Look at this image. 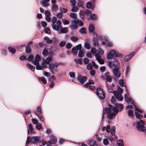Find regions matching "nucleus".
<instances>
[{"instance_id": "1", "label": "nucleus", "mask_w": 146, "mask_h": 146, "mask_svg": "<svg viewBox=\"0 0 146 146\" xmlns=\"http://www.w3.org/2000/svg\"><path fill=\"white\" fill-rule=\"evenodd\" d=\"M109 107L106 108L103 111L102 119L104 118V113H107L108 118L110 119H113L119 111H121L123 109V106L122 104H116L114 107L110 104L109 105Z\"/></svg>"}, {"instance_id": "2", "label": "nucleus", "mask_w": 146, "mask_h": 146, "mask_svg": "<svg viewBox=\"0 0 146 146\" xmlns=\"http://www.w3.org/2000/svg\"><path fill=\"white\" fill-rule=\"evenodd\" d=\"M145 124V122L143 120H141L139 122L133 123V125L134 126H137V129L139 131H141L145 132L146 128L144 126Z\"/></svg>"}, {"instance_id": "3", "label": "nucleus", "mask_w": 146, "mask_h": 146, "mask_svg": "<svg viewBox=\"0 0 146 146\" xmlns=\"http://www.w3.org/2000/svg\"><path fill=\"white\" fill-rule=\"evenodd\" d=\"M113 56L122 57L123 55L113 50H110V52L108 54L107 57L109 59H111Z\"/></svg>"}, {"instance_id": "4", "label": "nucleus", "mask_w": 146, "mask_h": 146, "mask_svg": "<svg viewBox=\"0 0 146 146\" xmlns=\"http://www.w3.org/2000/svg\"><path fill=\"white\" fill-rule=\"evenodd\" d=\"M96 94L100 99H103L105 98L104 93L102 90L100 88H98L97 89Z\"/></svg>"}, {"instance_id": "5", "label": "nucleus", "mask_w": 146, "mask_h": 146, "mask_svg": "<svg viewBox=\"0 0 146 146\" xmlns=\"http://www.w3.org/2000/svg\"><path fill=\"white\" fill-rule=\"evenodd\" d=\"M57 141V139L55 137L52 135L50 136V141L47 142V146H51V144H56Z\"/></svg>"}, {"instance_id": "6", "label": "nucleus", "mask_w": 146, "mask_h": 146, "mask_svg": "<svg viewBox=\"0 0 146 146\" xmlns=\"http://www.w3.org/2000/svg\"><path fill=\"white\" fill-rule=\"evenodd\" d=\"M56 25L55 23L52 24V26L53 29L56 31H58L60 28H61V26L60 27L61 24V22L60 20H58L56 22Z\"/></svg>"}, {"instance_id": "7", "label": "nucleus", "mask_w": 146, "mask_h": 146, "mask_svg": "<svg viewBox=\"0 0 146 146\" xmlns=\"http://www.w3.org/2000/svg\"><path fill=\"white\" fill-rule=\"evenodd\" d=\"M85 13L86 15H90V18L92 19H96V15L94 14H92L91 11L88 9H87L85 11Z\"/></svg>"}, {"instance_id": "8", "label": "nucleus", "mask_w": 146, "mask_h": 146, "mask_svg": "<svg viewBox=\"0 0 146 146\" xmlns=\"http://www.w3.org/2000/svg\"><path fill=\"white\" fill-rule=\"evenodd\" d=\"M87 79V77L86 76H83L81 75H79L78 78V80L82 84H84L86 81Z\"/></svg>"}, {"instance_id": "9", "label": "nucleus", "mask_w": 146, "mask_h": 146, "mask_svg": "<svg viewBox=\"0 0 146 146\" xmlns=\"http://www.w3.org/2000/svg\"><path fill=\"white\" fill-rule=\"evenodd\" d=\"M30 139L31 142L33 143L41 142V141L39 140V137H31Z\"/></svg>"}, {"instance_id": "10", "label": "nucleus", "mask_w": 146, "mask_h": 146, "mask_svg": "<svg viewBox=\"0 0 146 146\" xmlns=\"http://www.w3.org/2000/svg\"><path fill=\"white\" fill-rule=\"evenodd\" d=\"M113 94L118 100L122 101L123 100V98L121 94H119L117 91H115L113 92Z\"/></svg>"}, {"instance_id": "11", "label": "nucleus", "mask_w": 146, "mask_h": 146, "mask_svg": "<svg viewBox=\"0 0 146 146\" xmlns=\"http://www.w3.org/2000/svg\"><path fill=\"white\" fill-rule=\"evenodd\" d=\"M125 101L128 103L133 104V100L131 99L130 97H129L128 94H126L125 95L124 97Z\"/></svg>"}, {"instance_id": "12", "label": "nucleus", "mask_w": 146, "mask_h": 146, "mask_svg": "<svg viewBox=\"0 0 146 146\" xmlns=\"http://www.w3.org/2000/svg\"><path fill=\"white\" fill-rule=\"evenodd\" d=\"M113 72L114 76L117 77H119L120 76V74L117 68H115L113 70Z\"/></svg>"}, {"instance_id": "13", "label": "nucleus", "mask_w": 146, "mask_h": 146, "mask_svg": "<svg viewBox=\"0 0 146 146\" xmlns=\"http://www.w3.org/2000/svg\"><path fill=\"white\" fill-rule=\"evenodd\" d=\"M88 143L90 146H98V144L95 140H90Z\"/></svg>"}, {"instance_id": "14", "label": "nucleus", "mask_w": 146, "mask_h": 146, "mask_svg": "<svg viewBox=\"0 0 146 146\" xmlns=\"http://www.w3.org/2000/svg\"><path fill=\"white\" fill-rule=\"evenodd\" d=\"M95 57L96 60L100 64H103L104 63L103 60L101 58V57L100 55H98V54H95Z\"/></svg>"}, {"instance_id": "15", "label": "nucleus", "mask_w": 146, "mask_h": 146, "mask_svg": "<svg viewBox=\"0 0 146 146\" xmlns=\"http://www.w3.org/2000/svg\"><path fill=\"white\" fill-rule=\"evenodd\" d=\"M49 1V0H42L41 3L43 6L46 7L49 5L48 2Z\"/></svg>"}, {"instance_id": "16", "label": "nucleus", "mask_w": 146, "mask_h": 146, "mask_svg": "<svg viewBox=\"0 0 146 146\" xmlns=\"http://www.w3.org/2000/svg\"><path fill=\"white\" fill-rule=\"evenodd\" d=\"M78 27L76 22L74 21V20L72 21V25L70 26V28L72 29H76Z\"/></svg>"}, {"instance_id": "17", "label": "nucleus", "mask_w": 146, "mask_h": 146, "mask_svg": "<svg viewBox=\"0 0 146 146\" xmlns=\"http://www.w3.org/2000/svg\"><path fill=\"white\" fill-rule=\"evenodd\" d=\"M53 61V58L51 56L48 57L45 59V63L48 64H50V62H52Z\"/></svg>"}, {"instance_id": "18", "label": "nucleus", "mask_w": 146, "mask_h": 146, "mask_svg": "<svg viewBox=\"0 0 146 146\" xmlns=\"http://www.w3.org/2000/svg\"><path fill=\"white\" fill-rule=\"evenodd\" d=\"M60 29H61V30L58 31L59 33H65L68 32V29L67 27H65L63 28H60Z\"/></svg>"}, {"instance_id": "19", "label": "nucleus", "mask_w": 146, "mask_h": 146, "mask_svg": "<svg viewBox=\"0 0 146 146\" xmlns=\"http://www.w3.org/2000/svg\"><path fill=\"white\" fill-rule=\"evenodd\" d=\"M95 28L94 25L93 24H90L89 27V32L91 33H93V34L95 33L94 32V30Z\"/></svg>"}, {"instance_id": "20", "label": "nucleus", "mask_w": 146, "mask_h": 146, "mask_svg": "<svg viewBox=\"0 0 146 146\" xmlns=\"http://www.w3.org/2000/svg\"><path fill=\"white\" fill-rule=\"evenodd\" d=\"M44 39L46 40V42L48 44H51L53 43V41L51 40H50L49 38L47 36H45L44 38ZM54 42H55L56 41V40H55L54 41Z\"/></svg>"}, {"instance_id": "21", "label": "nucleus", "mask_w": 146, "mask_h": 146, "mask_svg": "<svg viewBox=\"0 0 146 146\" xmlns=\"http://www.w3.org/2000/svg\"><path fill=\"white\" fill-rule=\"evenodd\" d=\"M93 45L95 47H98L99 44L98 40L96 38H94L93 40Z\"/></svg>"}, {"instance_id": "22", "label": "nucleus", "mask_w": 146, "mask_h": 146, "mask_svg": "<svg viewBox=\"0 0 146 146\" xmlns=\"http://www.w3.org/2000/svg\"><path fill=\"white\" fill-rule=\"evenodd\" d=\"M110 125H108L106 127H103L102 128V130L104 131L106 130V132L108 133H109L110 132Z\"/></svg>"}, {"instance_id": "23", "label": "nucleus", "mask_w": 146, "mask_h": 146, "mask_svg": "<svg viewBox=\"0 0 146 146\" xmlns=\"http://www.w3.org/2000/svg\"><path fill=\"white\" fill-rule=\"evenodd\" d=\"M71 52L74 55H77L78 53V50L75 47H74L72 48V49Z\"/></svg>"}, {"instance_id": "24", "label": "nucleus", "mask_w": 146, "mask_h": 146, "mask_svg": "<svg viewBox=\"0 0 146 146\" xmlns=\"http://www.w3.org/2000/svg\"><path fill=\"white\" fill-rule=\"evenodd\" d=\"M135 115L136 116L137 118L139 119H141L143 117V115L140 114L137 112H135Z\"/></svg>"}, {"instance_id": "25", "label": "nucleus", "mask_w": 146, "mask_h": 146, "mask_svg": "<svg viewBox=\"0 0 146 146\" xmlns=\"http://www.w3.org/2000/svg\"><path fill=\"white\" fill-rule=\"evenodd\" d=\"M49 69L51 72L53 73L54 72V69L55 67L53 63H51L49 64Z\"/></svg>"}, {"instance_id": "26", "label": "nucleus", "mask_w": 146, "mask_h": 146, "mask_svg": "<svg viewBox=\"0 0 146 146\" xmlns=\"http://www.w3.org/2000/svg\"><path fill=\"white\" fill-rule=\"evenodd\" d=\"M36 115L40 119L42 122L44 121V119L42 113H35Z\"/></svg>"}, {"instance_id": "27", "label": "nucleus", "mask_w": 146, "mask_h": 146, "mask_svg": "<svg viewBox=\"0 0 146 146\" xmlns=\"http://www.w3.org/2000/svg\"><path fill=\"white\" fill-rule=\"evenodd\" d=\"M115 62H115L114 63H113L112 62H110L109 63V65L110 66L113 67V66H117L119 65V62L115 60Z\"/></svg>"}, {"instance_id": "28", "label": "nucleus", "mask_w": 146, "mask_h": 146, "mask_svg": "<svg viewBox=\"0 0 146 146\" xmlns=\"http://www.w3.org/2000/svg\"><path fill=\"white\" fill-rule=\"evenodd\" d=\"M74 61L77 64H81L82 62V59L81 58L78 59H75Z\"/></svg>"}, {"instance_id": "29", "label": "nucleus", "mask_w": 146, "mask_h": 146, "mask_svg": "<svg viewBox=\"0 0 146 146\" xmlns=\"http://www.w3.org/2000/svg\"><path fill=\"white\" fill-rule=\"evenodd\" d=\"M84 47L86 48L87 49H90L91 48L90 43L88 42H85L84 44Z\"/></svg>"}, {"instance_id": "30", "label": "nucleus", "mask_w": 146, "mask_h": 146, "mask_svg": "<svg viewBox=\"0 0 146 146\" xmlns=\"http://www.w3.org/2000/svg\"><path fill=\"white\" fill-rule=\"evenodd\" d=\"M58 9V7L55 4H53L52 5V11H57Z\"/></svg>"}, {"instance_id": "31", "label": "nucleus", "mask_w": 146, "mask_h": 146, "mask_svg": "<svg viewBox=\"0 0 146 146\" xmlns=\"http://www.w3.org/2000/svg\"><path fill=\"white\" fill-rule=\"evenodd\" d=\"M38 80L40 82H42L44 84H45L46 83V81L44 77H38Z\"/></svg>"}, {"instance_id": "32", "label": "nucleus", "mask_w": 146, "mask_h": 146, "mask_svg": "<svg viewBox=\"0 0 146 146\" xmlns=\"http://www.w3.org/2000/svg\"><path fill=\"white\" fill-rule=\"evenodd\" d=\"M103 50L101 48H99L98 49L97 53L96 54H98V55H102L104 54Z\"/></svg>"}, {"instance_id": "33", "label": "nucleus", "mask_w": 146, "mask_h": 146, "mask_svg": "<svg viewBox=\"0 0 146 146\" xmlns=\"http://www.w3.org/2000/svg\"><path fill=\"white\" fill-rule=\"evenodd\" d=\"M27 66L32 71H34L35 70V67L29 64H27Z\"/></svg>"}, {"instance_id": "34", "label": "nucleus", "mask_w": 146, "mask_h": 146, "mask_svg": "<svg viewBox=\"0 0 146 146\" xmlns=\"http://www.w3.org/2000/svg\"><path fill=\"white\" fill-rule=\"evenodd\" d=\"M127 113L129 117H133V111L132 110H129L128 111Z\"/></svg>"}, {"instance_id": "35", "label": "nucleus", "mask_w": 146, "mask_h": 146, "mask_svg": "<svg viewBox=\"0 0 146 146\" xmlns=\"http://www.w3.org/2000/svg\"><path fill=\"white\" fill-rule=\"evenodd\" d=\"M70 16L73 19H76L77 17V15L74 13H71L70 14Z\"/></svg>"}, {"instance_id": "36", "label": "nucleus", "mask_w": 146, "mask_h": 146, "mask_svg": "<svg viewBox=\"0 0 146 146\" xmlns=\"http://www.w3.org/2000/svg\"><path fill=\"white\" fill-rule=\"evenodd\" d=\"M115 126L112 127L111 128V134L112 135H114L115 132Z\"/></svg>"}, {"instance_id": "37", "label": "nucleus", "mask_w": 146, "mask_h": 146, "mask_svg": "<svg viewBox=\"0 0 146 146\" xmlns=\"http://www.w3.org/2000/svg\"><path fill=\"white\" fill-rule=\"evenodd\" d=\"M42 67L43 68H46L47 67V66L46 64H47L45 62V59L44 58H43L42 59Z\"/></svg>"}, {"instance_id": "38", "label": "nucleus", "mask_w": 146, "mask_h": 146, "mask_svg": "<svg viewBox=\"0 0 146 146\" xmlns=\"http://www.w3.org/2000/svg\"><path fill=\"white\" fill-rule=\"evenodd\" d=\"M117 143L119 146H123V141L121 139L118 140L117 142Z\"/></svg>"}, {"instance_id": "39", "label": "nucleus", "mask_w": 146, "mask_h": 146, "mask_svg": "<svg viewBox=\"0 0 146 146\" xmlns=\"http://www.w3.org/2000/svg\"><path fill=\"white\" fill-rule=\"evenodd\" d=\"M74 21L75 22H76L77 24H78V25L80 26H82L83 25V23L82 22V21L80 20H74Z\"/></svg>"}, {"instance_id": "40", "label": "nucleus", "mask_w": 146, "mask_h": 146, "mask_svg": "<svg viewBox=\"0 0 146 146\" xmlns=\"http://www.w3.org/2000/svg\"><path fill=\"white\" fill-rule=\"evenodd\" d=\"M28 127L29 128V130H30V132L32 133H34V132L33 131V127L32 125L30 123Z\"/></svg>"}, {"instance_id": "41", "label": "nucleus", "mask_w": 146, "mask_h": 146, "mask_svg": "<svg viewBox=\"0 0 146 146\" xmlns=\"http://www.w3.org/2000/svg\"><path fill=\"white\" fill-rule=\"evenodd\" d=\"M72 9L71 10V11L72 12H76L78 10V9L77 7L75 6H72Z\"/></svg>"}, {"instance_id": "42", "label": "nucleus", "mask_w": 146, "mask_h": 146, "mask_svg": "<svg viewBox=\"0 0 146 146\" xmlns=\"http://www.w3.org/2000/svg\"><path fill=\"white\" fill-rule=\"evenodd\" d=\"M78 56L79 57H82L84 56V52L82 50H81L79 51Z\"/></svg>"}, {"instance_id": "43", "label": "nucleus", "mask_w": 146, "mask_h": 146, "mask_svg": "<svg viewBox=\"0 0 146 146\" xmlns=\"http://www.w3.org/2000/svg\"><path fill=\"white\" fill-rule=\"evenodd\" d=\"M8 49L9 51L12 54H14L15 52V50L11 47H9Z\"/></svg>"}, {"instance_id": "44", "label": "nucleus", "mask_w": 146, "mask_h": 146, "mask_svg": "<svg viewBox=\"0 0 146 146\" xmlns=\"http://www.w3.org/2000/svg\"><path fill=\"white\" fill-rule=\"evenodd\" d=\"M130 56V55H129L125 56L124 58V61L125 62H127L131 57V56Z\"/></svg>"}, {"instance_id": "45", "label": "nucleus", "mask_w": 146, "mask_h": 146, "mask_svg": "<svg viewBox=\"0 0 146 146\" xmlns=\"http://www.w3.org/2000/svg\"><path fill=\"white\" fill-rule=\"evenodd\" d=\"M86 7L88 9H92V3L91 2H88L86 3Z\"/></svg>"}, {"instance_id": "46", "label": "nucleus", "mask_w": 146, "mask_h": 146, "mask_svg": "<svg viewBox=\"0 0 146 146\" xmlns=\"http://www.w3.org/2000/svg\"><path fill=\"white\" fill-rule=\"evenodd\" d=\"M59 10L61 12L64 13H66L68 11L67 9L62 7L60 8Z\"/></svg>"}, {"instance_id": "47", "label": "nucleus", "mask_w": 146, "mask_h": 146, "mask_svg": "<svg viewBox=\"0 0 146 146\" xmlns=\"http://www.w3.org/2000/svg\"><path fill=\"white\" fill-rule=\"evenodd\" d=\"M117 91L118 93L119 94H121L123 93V89L122 88H120L119 86H118L117 87Z\"/></svg>"}, {"instance_id": "48", "label": "nucleus", "mask_w": 146, "mask_h": 146, "mask_svg": "<svg viewBox=\"0 0 146 146\" xmlns=\"http://www.w3.org/2000/svg\"><path fill=\"white\" fill-rule=\"evenodd\" d=\"M36 127L38 130H40L42 128V125L39 123H37L36 124Z\"/></svg>"}, {"instance_id": "49", "label": "nucleus", "mask_w": 146, "mask_h": 146, "mask_svg": "<svg viewBox=\"0 0 146 146\" xmlns=\"http://www.w3.org/2000/svg\"><path fill=\"white\" fill-rule=\"evenodd\" d=\"M44 31L45 33L50 34V31L49 28L47 27L44 29Z\"/></svg>"}, {"instance_id": "50", "label": "nucleus", "mask_w": 146, "mask_h": 146, "mask_svg": "<svg viewBox=\"0 0 146 146\" xmlns=\"http://www.w3.org/2000/svg\"><path fill=\"white\" fill-rule=\"evenodd\" d=\"M31 49L29 46H26V52L27 53H30L31 52Z\"/></svg>"}, {"instance_id": "51", "label": "nucleus", "mask_w": 146, "mask_h": 146, "mask_svg": "<svg viewBox=\"0 0 146 146\" xmlns=\"http://www.w3.org/2000/svg\"><path fill=\"white\" fill-rule=\"evenodd\" d=\"M48 51L47 49H44L43 51L42 52V54L44 56H46L48 54Z\"/></svg>"}, {"instance_id": "52", "label": "nucleus", "mask_w": 146, "mask_h": 146, "mask_svg": "<svg viewBox=\"0 0 146 146\" xmlns=\"http://www.w3.org/2000/svg\"><path fill=\"white\" fill-rule=\"evenodd\" d=\"M80 32L81 33L86 34V29L84 27H82L80 30Z\"/></svg>"}, {"instance_id": "53", "label": "nucleus", "mask_w": 146, "mask_h": 146, "mask_svg": "<svg viewBox=\"0 0 146 146\" xmlns=\"http://www.w3.org/2000/svg\"><path fill=\"white\" fill-rule=\"evenodd\" d=\"M70 39L72 40L74 42H76L78 40V38L74 36H72L71 37Z\"/></svg>"}, {"instance_id": "54", "label": "nucleus", "mask_w": 146, "mask_h": 146, "mask_svg": "<svg viewBox=\"0 0 146 146\" xmlns=\"http://www.w3.org/2000/svg\"><path fill=\"white\" fill-rule=\"evenodd\" d=\"M75 47L78 50H79V51L81 50V49H82V45L81 44H79L76 46Z\"/></svg>"}, {"instance_id": "55", "label": "nucleus", "mask_w": 146, "mask_h": 146, "mask_svg": "<svg viewBox=\"0 0 146 146\" xmlns=\"http://www.w3.org/2000/svg\"><path fill=\"white\" fill-rule=\"evenodd\" d=\"M96 50L95 48H92L91 49V51L92 53L93 54H96Z\"/></svg>"}, {"instance_id": "56", "label": "nucleus", "mask_w": 146, "mask_h": 146, "mask_svg": "<svg viewBox=\"0 0 146 146\" xmlns=\"http://www.w3.org/2000/svg\"><path fill=\"white\" fill-rule=\"evenodd\" d=\"M86 68L88 70H90L92 68L93 66L91 63H89L87 65Z\"/></svg>"}, {"instance_id": "57", "label": "nucleus", "mask_w": 146, "mask_h": 146, "mask_svg": "<svg viewBox=\"0 0 146 146\" xmlns=\"http://www.w3.org/2000/svg\"><path fill=\"white\" fill-rule=\"evenodd\" d=\"M84 14L86 15L85 13V11L84 12L83 11H81L80 12V15L82 19H83L84 18Z\"/></svg>"}, {"instance_id": "58", "label": "nucleus", "mask_w": 146, "mask_h": 146, "mask_svg": "<svg viewBox=\"0 0 146 146\" xmlns=\"http://www.w3.org/2000/svg\"><path fill=\"white\" fill-rule=\"evenodd\" d=\"M62 22L65 25H68L69 23V21L66 19L63 20Z\"/></svg>"}, {"instance_id": "59", "label": "nucleus", "mask_w": 146, "mask_h": 146, "mask_svg": "<svg viewBox=\"0 0 146 146\" xmlns=\"http://www.w3.org/2000/svg\"><path fill=\"white\" fill-rule=\"evenodd\" d=\"M109 142L107 139H103V143L104 144L107 145L109 144Z\"/></svg>"}, {"instance_id": "60", "label": "nucleus", "mask_w": 146, "mask_h": 146, "mask_svg": "<svg viewBox=\"0 0 146 146\" xmlns=\"http://www.w3.org/2000/svg\"><path fill=\"white\" fill-rule=\"evenodd\" d=\"M31 138L30 137H28L27 138V141L26 143V145H28L31 141Z\"/></svg>"}, {"instance_id": "61", "label": "nucleus", "mask_w": 146, "mask_h": 146, "mask_svg": "<svg viewBox=\"0 0 146 146\" xmlns=\"http://www.w3.org/2000/svg\"><path fill=\"white\" fill-rule=\"evenodd\" d=\"M96 137V139L97 141L99 142L100 141L102 140V138L101 137H99L98 134H96L95 135Z\"/></svg>"}, {"instance_id": "62", "label": "nucleus", "mask_w": 146, "mask_h": 146, "mask_svg": "<svg viewBox=\"0 0 146 146\" xmlns=\"http://www.w3.org/2000/svg\"><path fill=\"white\" fill-rule=\"evenodd\" d=\"M57 21V19L56 17H53L52 19V24L55 23Z\"/></svg>"}, {"instance_id": "63", "label": "nucleus", "mask_w": 146, "mask_h": 146, "mask_svg": "<svg viewBox=\"0 0 146 146\" xmlns=\"http://www.w3.org/2000/svg\"><path fill=\"white\" fill-rule=\"evenodd\" d=\"M44 14L46 16H50L51 15V14L50 11L46 10L45 11Z\"/></svg>"}, {"instance_id": "64", "label": "nucleus", "mask_w": 146, "mask_h": 146, "mask_svg": "<svg viewBox=\"0 0 146 146\" xmlns=\"http://www.w3.org/2000/svg\"><path fill=\"white\" fill-rule=\"evenodd\" d=\"M72 45L70 43H68L66 44V48H70L72 47Z\"/></svg>"}]
</instances>
